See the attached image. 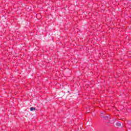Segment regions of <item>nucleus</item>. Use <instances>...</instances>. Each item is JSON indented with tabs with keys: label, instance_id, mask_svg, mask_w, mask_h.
<instances>
[{
	"label": "nucleus",
	"instance_id": "f257e3e1",
	"mask_svg": "<svg viewBox=\"0 0 131 131\" xmlns=\"http://www.w3.org/2000/svg\"><path fill=\"white\" fill-rule=\"evenodd\" d=\"M116 125L117 126H121V122H117L116 123Z\"/></svg>",
	"mask_w": 131,
	"mask_h": 131
},
{
	"label": "nucleus",
	"instance_id": "f03ea898",
	"mask_svg": "<svg viewBox=\"0 0 131 131\" xmlns=\"http://www.w3.org/2000/svg\"><path fill=\"white\" fill-rule=\"evenodd\" d=\"M103 118L106 120L108 119V118H109V115L105 116V117H103Z\"/></svg>",
	"mask_w": 131,
	"mask_h": 131
},
{
	"label": "nucleus",
	"instance_id": "7ed1b4c3",
	"mask_svg": "<svg viewBox=\"0 0 131 131\" xmlns=\"http://www.w3.org/2000/svg\"><path fill=\"white\" fill-rule=\"evenodd\" d=\"M33 110H35V108L31 107V108H30V111H32Z\"/></svg>",
	"mask_w": 131,
	"mask_h": 131
},
{
	"label": "nucleus",
	"instance_id": "20e7f679",
	"mask_svg": "<svg viewBox=\"0 0 131 131\" xmlns=\"http://www.w3.org/2000/svg\"><path fill=\"white\" fill-rule=\"evenodd\" d=\"M104 113V112H101V114H103Z\"/></svg>",
	"mask_w": 131,
	"mask_h": 131
}]
</instances>
